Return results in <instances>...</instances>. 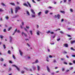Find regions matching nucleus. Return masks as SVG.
<instances>
[{
    "instance_id": "f257e3e1",
    "label": "nucleus",
    "mask_w": 75,
    "mask_h": 75,
    "mask_svg": "<svg viewBox=\"0 0 75 75\" xmlns=\"http://www.w3.org/2000/svg\"><path fill=\"white\" fill-rule=\"evenodd\" d=\"M20 9H21V8L19 6H18L16 7L15 8V13H17L18 12V10H20Z\"/></svg>"
},
{
    "instance_id": "f03ea898",
    "label": "nucleus",
    "mask_w": 75,
    "mask_h": 75,
    "mask_svg": "<svg viewBox=\"0 0 75 75\" xmlns=\"http://www.w3.org/2000/svg\"><path fill=\"white\" fill-rule=\"evenodd\" d=\"M12 66L16 67L18 71H20V69L18 68V67H17V66H16V65H13Z\"/></svg>"
},
{
    "instance_id": "7ed1b4c3",
    "label": "nucleus",
    "mask_w": 75,
    "mask_h": 75,
    "mask_svg": "<svg viewBox=\"0 0 75 75\" xmlns=\"http://www.w3.org/2000/svg\"><path fill=\"white\" fill-rule=\"evenodd\" d=\"M21 35L23 36V35H24L25 37H27V35L25 33H24V32H22Z\"/></svg>"
},
{
    "instance_id": "20e7f679",
    "label": "nucleus",
    "mask_w": 75,
    "mask_h": 75,
    "mask_svg": "<svg viewBox=\"0 0 75 75\" xmlns=\"http://www.w3.org/2000/svg\"><path fill=\"white\" fill-rule=\"evenodd\" d=\"M31 16L32 18H35V14H31Z\"/></svg>"
},
{
    "instance_id": "39448f33",
    "label": "nucleus",
    "mask_w": 75,
    "mask_h": 75,
    "mask_svg": "<svg viewBox=\"0 0 75 75\" xmlns=\"http://www.w3.org/2000/svg\"><path fill=\"white\" fill-rule=\"evenodd\" d=\"M19 51L20 55H21V56H23V52H22L21 51V50H19Z\"/></svg>"
},
{
    "instance_id": "423d86ee",
    "label": "nucleus",
    "mask_w": 75,
    "mask_h": 75,
    "mask_svg": "<svg viewBox=\"0 0 75 75\" xmlns=\"http://www.w3.org/2000/svg\"><path fill=\"white\" fill-rule=\"evenodd\" d=\"M48 13H49V11L48 10H46L45 11V13L46 14H47Z\"/></svg>"
},
{
    "instance_id": "0eeeda50",
    "label": "nucleus",
    "mask_w": 75,
    "mask_h": 75,
    "mask_svg": "<svg viewBox=\"0 0 75 75\" xmlns=\"http://www.w3.org/2000/svg\"><path fill=\"white\" fill-rule=\"evenodd\" d=\"M30 11L33 14H35V12L34 11L33 9H30Z\"/></svg>"
},
{
    "instance_id": "6e6552de",
    "label": "nucleus",
    "mask_w": 75,
    "mask_h": 75,
    "mask_svg": "<svg viewBox=\"0 0 75 75\" xmlns=\"http://www.w3.org/2000/svg\"><path fill=\"white\" fill-rule=\"evenodd\" d=\"M47 70L49 72H50V68L48 67V66H47Z\"/></svg>"
},
{
    "instance_id": "1a4fd4ad",
    "label": "nucleus",
    "mask_w": 75,
    "mask_h": 75,
    "mask_svg": "<svg viewBox=\"0 0 75 75\" xmlns=\"http://www.w3.org/2000/svg\"><path fill=\"white\" fill-rule=\"evenodd\" d=\"M9 42H12V37H11V36H10L9 37Z\"/></svg>"
},
{
    "instance_id": "9d476101",
    "label": "nucleus",
    "mask_w": 75,
    "mask_h": 75,
    "mask_svg": "<svg viewBox=\"0 0 75 75\" xmlns=\"http://www.w3.org/2000/svg\"><path fill=\"white\" fill-rule=\"evenodd\" d=\"M37 68L38 71H40V66L38 65H37Z\"/></svg>"
},
{
    "instance_id": "9b49d317",
    "label": "nucleus",
    "mask_w": 75,
    "mask_h": 75,
    "mask_svg": "<svg viewBox=\"0 0 75 75\" xmlns=\"http://www.w3.org/2000/svg\"><path fill=\"white\" fill-rule=\"evenodd\" d=\"M60 17H61V16L60 15H59V14H58L57 15V17L58 19H60Z\"/></svg>"
},
{
    "instance_id": "f8f14e48",
    "label": "nucleus",
    "mask_w": 75,
    "mask_h": 75,
    "mask_svg": "<svg viewBox=\"0 0 75 75\" xmlns=\"http://www.w3.org/2000/svg\"><path fill=\"white\" fill-rule=\"evenodd\" d=\"M40 33V31L38 30L36 33V34L38 35H39Z\"/></svg>"
},
{
    "instance_id": "ddd939ff",
    "label": "nucleus",
    "mask_w": 75,
    "mask_h": 75,
    "mask_svg": "<svg viewBox=\"0 0 75 75\" xmlns=\"http://www.w3.org/2000/svg\"><path fill=\"white\" fill-rule=\"evenodd\" d=\"M27 4H28V6H29V7H30V8H31V5L29 3V2L28 1H27Z\"/></svg>"
},
{
    "instance_id": "4468645a",
    "label": "nucleus",
    "mask_w": 75,
    "mask_h": 75,
    "mask_svg": "<svg viewBox=\"0 0 75 75\" xmlns=\"http://www.w3.org/2000/svg\"><path fill=\"white\" fill-rule=\"evenodd\" d=\"M26 13L27 14L28 16H30V13L29 12H28V11H26Z\"/></svg>"
},
{
    "instance_id": "2eb2a0df",
    "label": "nucleus",
    "mask_w": 75,
    "mask_h": 75,
    "mask_svg": "<svg viewBox=\"0 0 75 75\" xmlns=\"http://www.w3.org/2000/svg\"><path fill=\"white\" fill-rule=\"evenodd\" d=\"M23 5L25 6H26V7H28V5H27V4H26V3L24 4Z\"/></svg>"
},
{
    "instance_id": "dca6fc26",
    "label": "nucleus",
    "mask_w": 75,
    "mask_h": 75,
    "mask_svg": "<svg viewBox=\"0 0 75 75\" xmlns=\"http://www.w3.org/2000/svg\"><path fill=\"white\" fill-rule=\"evenodd\" d=\"M42 12H40L38 14V16H41V13H42Z\"/></svg>"
},
{
    "instance_id": "f3484780",
    "label": "nucleus",
    "mask_w": 75,
    "mask_h": 75,
    "mask_svg": "<svg viewBox=\"0 0 75 75\" xmlns=\"http://www.w3.org/2000/svg\"><path fill=\"white\" fill-rule=\"evenodd\" d=\"M18 17V15H17L14 16L13 17V18H17V17Z\"/></svg>"
},
{
    "instance_id": "a211bd4d",
    "label": "nucleus",
    "mask_w": 75,
    "mask_h": 75,
    "mask_svg": "<svg viewBox=\"0 0 75 75\" xmlns=\"http://www.w3.org/2000/svg\"><path fill=\"white\" fill-rule=\"evenodd\" d=\"M32 68L33 69V70H35L36 69V67L34 66L32 67Z\"/></svg>"
},
{
    "instance_id": "6ab92c4d",
    "label": "nucleus",
    "mask_w": 75,
    "mask_h": 75,
    "mask_svg": "<svg viewBox=\"0 0 75 75\" xmlns=\"http://www.w3.org/2000/svg\"><path fill=\"white\" fill-rule=\"evenodd\" d=\"M10 4H11V5H12V6H15V4H14V3H10Z\"/></svg>"
},
{
    "instance_id": "aec40b11",
    "label": "nucleus",
    "mask_w": 75,
    "mask_h": 75,
    "mask_svg": "<svg viewBox=\"0 0 75 75\" xmlns=\"http://www.w3.org/2000/svg\"><path fill=\"white\" fill-rule=\"evenodd\" d=\"M60 12L61 13H62L63 14H65V12L64 11H60Z\"/></svg>"
},
{
    "instance_id": "412c9836",
    "label": "nucleus",
    "mask_w": 75,
    "mask_h": 75,
    "mask_svg": "<svg viewBox=\"0 0 75 75\" xmlns=\"http://www.w3.org/2000/svg\"><path fill=\"white\" fill-rule=\"evenodd\" d=\"M64 46L65 47H68V44H65L64 45Z\"/></svg>"
},
{
    "instance_id": "4be33fe9",
    "label": "nucleus",
    "mask_w": 75,
    "mask_h": 75,
    "mask_svg": "<svg viewBox=\"0 0 75 75\" xmlns=\"http://www.w3.org/2000/svg\"><path fill=\"white\" fill-rule=\"evenodd\" d=\"M5 18L7 20H8V16H5Z\"/></svg>"
},
{
    "instance_id": "5701e85b",
    "label": "nucleus",
    "mask_w": 75,
    "mask_h": 75,
    "mask_svg": "<svg viewBox=\"0 0 75 75\" xmlns=\"http://www.w3.org/2000/svg\"><path fill=\"white\" fill-rule=\"evenodd\" d=\"M1 5L2 6H6V5H5V4L3 3H1Z\"/></svg>"
},
{
    "instance_id": "b1692460",
    "label": "nucleus",
    "mask_w": 75,
    "mask_h": 75,
    "mask_svg": "<svg viewBox=\"0 0 75 75\" xmlns=\"http://www.w3.org/2000/svg\"><path fill=\"white\" fill-rule=\"evenodd\" d=\"M11 14H13V8H11Z\"/></svg>"
},
{
    "instance_id": "393cba45",
    "label": "nucleus",
    "mask_w": 75,
    "mask_h": 75,
    "mask_svg": "<svg viewBox=\"0 0 75 75\" xmlns=\"http://www.w3.org/2000/svg\"><path fill=\"white\" fill-rule=\"evenodd\" d=\"M70 11L72 13L73 12V9L72 8L70 9Z\"/></svg>"
},
{
    "instance_id": "a878e982",
    "label": "nucleus",
    "mask_w": 75,
    "mask_h": 75,
    "mask_svg": "<svg viewBox=\"0 0 75 75\" xmlns=\"http://www.w3.org/2000/svg\"><path fill=\"white\" fill-rule=\"evenodd\" d=\"M31 35H33V31L31 30H30L29 31Z\"/></svg>"
},
{
    "instance_id": "bb28decb",
    "label": "nucleus",
    "mask_w": 75,
    "mask_h": 75,
    "mask_svg": "<svg viewBox=\"0 0 75 75\" xmlns=\"http://www.w3.org/2000/svg\"><path fill=\"white\" fill-rule=\"evenodd\" d=\"M71 44H73V43H74V42H75V41L74 40L73 41H72L71 42Z\"/></svg>"
},
{
    "instance_id": "cd10ccee",
    "label": "nucleus",
    "mask_w": 75,
    "mask_h": 75,
    "mask_svg": "<svg viewBox=\"0 0 75 75\" xmlns=\"http://www.w3.org/2000/svg\"><path fill=\"white\" fill-rule=\"evenodd\" d=\"M69 70H70V71L72 70V69H73V67H70L69 68Z\"/></svg>"
},
{
    "instance_id": "c85d7f7f",
    "label": "nucleus",
    "mask_w": 75,
    "mask_h": 75,
    "mask_svg": "<svg viewBox=\"0 0 75 75\" xmlns=\"http://www.w3.org/2000/svg\"><path fill=\"white\" fill-rule=\"evenodd\" d=\"M62 71H65V68L63 67L62 69Z\"/></svg>"
},
{
    "instance_id": "c756f323",
    "label": "nucleus",
    "mask_w": 75,
    "mask_h": 75,
    "mask_svg": "<svg viewBox=\"0 0 75 75\" xmlns=\"http://www.w3.org/2000/svg\"><path fill=\"white\" fill-rule=\"evenodd\" d=\"M0 38H1V39H3V36L2 35H0Z\"/></svg>"
},
{
    "instance_id": "7c9ffc66",
    "label": "nucleus",
    "mask_w": 75,
    "mask_h": 75,
    "mask_svg": "<svg viewBox=\"0 0 75 75\" xmlns=\"http://www.w3.org/2000/svg\"><path fill=\"white\" fill-rule=\"evenodd\" d=\"M35 63H36V64L38 63V60H36L35 62Z\"/></svg>"
},
{
    "instance_id": "2f4dec72",
    "label": "nucleus",
    "mask_w": 75,
    "mask_h": 75,
    "mask_svg": "<svg viewBox=\"0 0 75 75\" xmlns=\"http://www.w3.org/2000/svg\"><path fill=\"white\" fill-rule=\"evenodd\" d=\"M70 49L71 50H73V51H75V50L74 49V48H73V47H71L70 48Z\"/></svg>"
},
{
    "instance_id": "473e14b6",
    "label": "nucleus",
    "mask_w": 75,
    "mask_h": 75,
    "mask_svg": "<svg viewBox=\"0 0 75 75\" xmlns=\"http://www.w3.org/2000/svg\"><path fill=\"white\" fill-rule=\"evenodd\" d=\"M0 60L1 61H2L3 62V61H4V60H3V59L1 58L0 59Z\"/></svg>"
},
{
    "instance_id": "72a5a7b5",
    "label": "nucleus",
    "mask_w": 75,
    "mask_h": 75,
    "mask_svg": "<svg viewBox=\"0 0 75 75\" xmlns=\"http://www.w3.org/2000/svg\"><path fill=\"white\" fill-rule=\"evenodd\" d=\"M8 54H11V51H10V50H8Z\"/></svg>"
},
{
    "instance_id": "f704fd0d",
    "label": "nucleus",
    "mask_w": 75,
    "mask_h": 75,
    "mask_svg": "<svg viewBox=\"0 0 75 75\" xmlns=\"http://www.w3.org/2000/svg\"><path fill=\"white\" fill-rule=\"evenodd\" d=\"M24 30L25 31H26L28 33V31H27V29L26 28H24Z\"/></svg>"
},
{
    "instance_id": "c9c22d12",
    "label": "nucleus",
    "mask_w": 75,
    "mask_h": 75,
    "mask_svg": "<svg viewBox=\"0 0 75 75\" xmlns=\"http://www.w3.org/2000/svg\"><path fill=\"white\" fill-rule=\"evenodd\" d=\"M24 68L25 69H26V71H28V69H27L26 67H24Z\"/></svg>"
},
{
    "instance_id": "e433bc0d",
    "label": "nucleus",
    "mask_w": 75,
    "mask_h": 75,
    "mask_svg": "<svg viewBox=\"0 0 75 75\" xmlns=\"http://www.w3.org/2000/svg\"><path fill=\"white\" fill-rule=\"evenodd\" d=\"M11 29V27H10L8 29V31H10Z\"/></svg>"
},
{
    "instance_id": "4c0bfd02",
    "label": "nucleus",
    "mask_w": 75,
    "mask_h": 75,
    "mask_svg": "<svg viewBox=\"0 0 75 75\" xmlns=\"http://www.w3.org/2000/svg\"><path fill=\"white\" fill-rule=\"evenodd\" d=\"M13 59H16V57H15V56L14 55H13Z\"/></svg>"
},
{
    "instance_id": "58836bf2",
    "label": "nucleus",
    "mask_w": 75,
    "mask_h": 75,
    "mask_svg": "<svg viewBox=\"0 0 75 75\" xmlns=\"http://www.w3.org/2000/svg\"><path fill=\"white\" fill-rule=\"evenodd\" d=\"M21 74H24V71H21Z\"/></svg>"
},
{
    "instance_id": "ea45409f",
    "label": "nucleus",
    "mask_w": 75,
    "mask_h": 75,
    "mask_svg": "<svg viewBox=\"0 0 75 75\" xmlns=\"http://www.w3.org/2000/svg\"><path fill=\"white\" fill-rule=\"evenodd\" d=\"M2 11H3V10L2 9H0V12H2Z\"/></svg>"
},
{
    "instance_id": "a19ab883",
    "label": "nucleus",
    "mask_w": 75,
    "mask_h": 75,
    "mask_svg": "<svg viewBox=\"0 0 75 75\" xmlns=\"http://www.w3.org/2000/svg\"><path fill=\"white\" fill-rule=\"evenodd\" d=\"M53 3H54V4H57V3L55 1H53L52 2Z\"/></svg>"
},
{
    "instance_id": "79ce46f5",
    "label": "nucleus",
    "mask_w": 75,
    "mask_h": 75,
    "mask_svg": "<svg viewBox=\"0 0 75 75\" xmlns=\"http://www.w3.org/2000/svg\"><path fill=\"white\" fill-rule=\"evenodd\" d=\"M64 64H65L66 65H67L68 64V63L67 62H64Z\"/></svg>"
},
{
    "instance_id": "37998d69",
    "label": "nucleus",
    "mask_w": 75,
    "mask_h": 75,
    "mask_svg": "<svg viewBox=\"0 0 75 75\" xmlns=\"http://www.w3.org/2000/svg\"><path fill=\"white\" fill-rule=\"evenodd\" d=\"M3 47H4V49H6V46H5V45H3Z\"/></svg>"
},
{
    "instance_id": "c03bdc74",
    "label": "nucleus",
    "mask_w": 75,
    "mask_h": 75,
    "mask_svg": "<svg viewBox=\"0 0 75 75\" xmlns=\"http://www.w3.org/2000/svg\"><path fill=\"white\" fill-rule=\"evenodd\" d=\"M69 65H73V64L71 63H69Z\"/></svg>"
},
{
    "instance_id": "a18cd8bd",
    "label": "nucleus",
    "mask_w": 75,
    "mask_h": 75,
    "mask_svg": "<svg viewBox=\"0 0 75 75\" xmlns=\"http://www.w3.org/2000/svg\"><path fill=\"white\" fill-rule=\"evenodd\" d=\"M9 63H10V64H13V62L11 61H9Z\"/></svg>"
},
{
    "instance_id": "49530a36",
    "label": "nucleus",
    "mask_w": 75,
    "mask_h": 75,
    "mask_svg": "<svg viewBox=\"0 0 75 75\" xmlns=\"http://www.w3.org/2000/svg\"><path fill=\"white\" fill-rule=\"evenodd\" d=\"M26 27L27 29H29V28H30V27L29 26H26Z\"/></svg>"
},
{
    "instance_id": "de8ad7c7",
    "label": "nucleus",
    "mask_w": 75,
    "mask_h": 75,
    "mask_svg": "<svg viewBox=\"0 0 75 75\" xmlns=\"http://www.w3.org/2000/svg\"><path fill=\"white\" fill-rule=\"evenodd\" d=\"M33 2V3H36V2L34 1V0H31Z\"/></svg>"
},
{
    "instance_id": "09e8293b",
    "label": "nucleus",
    "mask_w": 75,
    "mask_h": 75,
    "mask_svg": "<svg viewBox=\"0 0 75 75\" xmlns=\"http://www.w3.org/2000/svg\"><path fill=\"white\" fill-rule=\"evenodd\" d=\"M57 41H60V38L57 39Z\"/></svg>"
},
{
    "instance_id": "8fccbe9b",
    "label": "nucleus",
    "mask_w": 75,
    "mask_h": 75,
    "mask_svg": "<svg viewBox=\"0 0 75 75\" xmlns=\"http://www.w3.org/2000/svg\"><path fill=\"white\" fill-rule=\"evenodd\" d=\"M46 33L47 34H49V33H50V31L49 30L48 32H47Z\"/></svg>"
},
{
    "instance_id": "3c124183",
    "label": "nucleus",
    "mask_w": 75,
    "mask_h": 75,
    "mask_svg": "<svg viewBox=\"0 0 75 75\" xmlns=\"http://www.w3.org/2000/svg\"><path fill=\"white\" fill-rule=\"evenodd\" d=\"M49 58H52L53 57L52 56L50 55L49 56Z\"/></svg>"
},
{
    "instance_id": "603ef678",
    "label": "nucleus",
    "mask_w": 75,
    "mask_h": 75,
    "mask_svg": "<svg viewBox=\"0 0 75 75\" xmlns=\"http://www.w3.org/2000/svg\"><path fill=\"white\" fill-rule=\"evenodd\" d=\"M60 33L61 34H63L64 33V32L62 31H60Z\"/></svg>"
},
{
    "instance_id": "864d4df0",
    "label": "nucleus",
    "mask_w": 75,
    "mask_h": 75,
    "mask_svg": "<svg viewBox=\"0 0 75 75\" xmlns=\"http://www.w3.org/2000/svg\"><path fill=\"white\" fill-rule=\"evenodd\" d=\"M50 33L51 34H54V33L52 32H50Z\"/></svg>"
},
{
    "instance_id": "5fc2aeb1",
    "label": "nucleus",
    "mask_w": 75,
    "mask_h": 75,
    "mask_svg": "<svg viewBox=\"0 0 75 75\" xmlns=\"http://www.w3.org/2000/svg\"><path fill=\"white\" fill-rule=\"evenodd\" d=\"M28 59H31V58L30 57H28Z\"/></svg>"
},
{
    "instance_id": "6e6d98bb",
    "label": "nucleus",
    "mask_w": 75,
    "mask_h": 75,
    "mask_svg": "<svg viewBox=\"0 0 75 75\" xmlns=\"http://www.w3.org/2000/svg\"><path fill=\"white\" fill-rule=\"evenodd\" d=\"M6 32V29H4V32Z\"/></svg>"
},
{
    "instance_id": "4d7b16f0",
    "label": "nucleus",
    "mask_w": 75,
    "mask_h": 75,
    "mask_svg": "<svg viewBox=\"0 0 75 75\" xmlns=\"http://www.w3.org/2000/svg\"><path fill=\"white\" fill-rule=\"evenodd\" d=\"M53 62L55 63V62H57V61H56V60H54L53 61Z\"/></svg>"
},
{
    "instance_id": "13d9d810",
    "label": "nucleus",
    "mask_w": 75,
    "mask_h": 75,
    "mask_svg": "<svg viewBox=\"0 0 75 75\" xmlns=\"http://www.w3.org/2000/svg\"><path fill=\"white\" fill-rule=\"evenodd\" d=\"M69 70L68 69L66 70V72H69Z\"/></svg>"
},
{
    "instance_id": "bf43d9fd",
    "label": "nucleus",
    "mask_w": 75,
    "mask_h": 75,
    "mask_svg": "<svg viewBox=\"0 0 75 75\" xmlns=\"http://www.w3.org/2000/svg\"><path fill=\"white\" fill-rule=\"evenodd\" d=\"M16 31H17V29H16L14 31V33H16Z\"/></svg>"
},
{
    "instance_id": "052dcab7",
    "label": "nucleus",
    "mask_w": 75,
    "mask_h": 75,
    "mask_svg": "<svg viewBox=\"0 0 75 75\" xmlns=\"http://www.w3.org/2000/svg\"><path fill=\"white\" fill-rule=\"evenodd\" d=\"M11 68H9V71H11Z\"/></svg>"
},
{
    "instance_id": "680f3d73",
    "label": "nucleus",
    "mask_w": 75,
    "mask_h": 75,
    "mask_svg": "<svg viewBox=\"0 0 75 75\" xmlns=\"http://www.w3.org/2000/svg\"><path fill=\"white\" fill-rule=\"evenodd\" d=\"M22 25H24V22H22Z\"/></svg>"
},
{
    "instance_id": "e2e57ef3",
    "label": "nucleus",
    "mask_w": 75,
    "mask_h": 75,
    "mask_svg": "<svg viewBox=\"0 0 75 75\" xmlns=\"http://www.w3.org/2000/svg\"><path fill=\"white\" fill-rule=\"evenodd\" d=\"M16 3L17 4H20V3L18 2H17Z\"/></svg>"
},
{
    "instance_id": "0e129e2a",
    "label": "nucleus",
    "mask_w": 75,
    "mask_h": 75,
    "mask_svg": "<svg viewBox=\"0 0 75 75\" xmlns=\"http://www.w3.org/2000/svg\"><path fill=\"white\" fill-rule=\"evenodd\" d=\"M57 16L55 15L54 16V18H57Z\"/></svg>"
},
{
    "instance_id": "69168bd1",
    "label": "nucleus",
    "mask_w": 75,
    "mask_h": 75,
    "mask_svg": "<svg viewBox=\"0 0 75 75\" xmlns=\"http://www.w3.org/2000/svg\"><path fill=\"white\" fill-rule=\"evenodd\" d=\"M17 32H18V33H20V30H18L17 31Z\"/></svg>"
},
{
    "instance_id": "338daca9",
    "label": "nucleus",
    "mask_w": 75,
    "mask_h": 75,
    "mask_svg": "<svg viewBox=\"0 0 75 75\" xmlns=\"http://www.w3.org/2000/svg\"><path fill=\"white\" fill-rule=\"evenodd\" d=\"M72 57H75V55H72Z\"/></svg>"
},
{
    "instance_id": "774afa93",
    "label": "nucleus",
    "mask_w": 75,
    "mask_h": 75,
    "mask_svg": "<svg viewBox=\"0 0 75 75\" xmlns=\"http://www.w3.org/2000/svg\"><path fill=\"white\" fill-rule=\"evenodd\" d=\"M73 63H74V64H75V60L73 61Z\"/></svg>"
}]
</instances>
